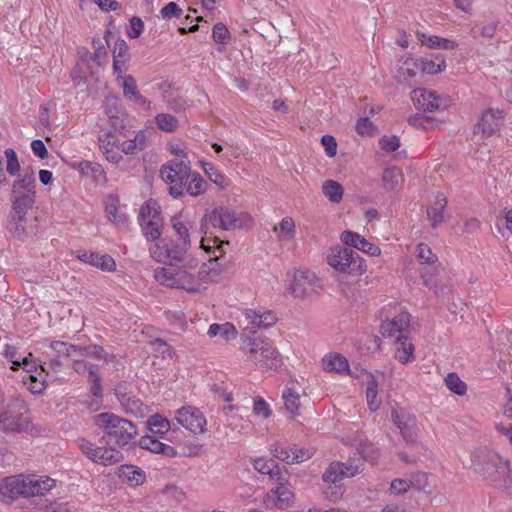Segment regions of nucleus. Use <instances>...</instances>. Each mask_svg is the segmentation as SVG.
<instances>
[{"instance_id":"dca6fc26","label":"nucleus","mask_w":512,"mask_h":512,"mask_svg":"<svg viewBox=\"0 0 512 512\" xmlns=\"http://www.w3.org/2000/svg\"><path fill=\"white\" fill-rule=\"evenodd\" d=\"M191 248V244L188 242H167V251L166 256H168V260L170 264H180L183 267L187 268H195L198 265V262L194 258H189L187 253Z\"/></svg>"},{"instance_id":"79ce46f5","label":"nucleus","mask_w":512,"mask_h":512,"mask_svg":"<svg viewBox=\"0 0 512 512\" xmlns=\"http://www.w3.org/2000/svg\"><path fill=\"white\" fill-rule=\"evenodd\" d=\"M446 387L453 393L462 396L467 391V385L463 382L456 373H449L445 379Z\"/></svg>"},{"instance_id":"39448f33","label":"nucleus","mask_w":512,"mask_h":512,"mask_svg":"<svg viewBox=\"0 0 512 512\" xmlns=\"http://www.w3.org/2000/svg\"><path fill=\"white\" fill-rule=\"evenodd\" d=\"M26 405L23 400L15 399L7 404L0 413V430L5 433L21 432L28 428V419L24 416Z\"/></svg>"},{"instance_id":"aec40b11","label":"nucleus","mask_w":512,"mask_h":512,"mask_svg":"<svg viewBox=\"0 0 512 512\" xmlns=\"http://www.w3.org/2000/svg\"><path fill=\"white\" fill-rule=\"evenodd\" d=\"M117 475L130 486L141 485L146 480L145 472L135 465H121L118 468Z\"/></svg>"},{"instance_id":"49530a36","label":"nucleus","mask_w":512,"mask_h":512,"mask_svg":"<svg viewBox=\"0 0 512 512\" xmlns=\"http://www.w3.org/2000/svg\"><path fill=\"white\" fill-rule=\"evenodd\" d=\"M51 349L59 356L63 355L69 358H73L77 351V345L68 344L62 341H54L51 343Z\"/></svg>"},{"instance_id":"338daca9","label":"nucleus","mask_w":512,"mask_h":512,"mask_svg":"<svg viewBox=\"0 0 512 512\" xmlns=\"http://www.w3.org/2000/svg\"><path fill=\"white\" fill-rule=\"evenodd\" d=\"M160 176L165 183L169 184V186L173 185L174 183H178L179 180L189 179V177H182L180 175L178 176V173L169 167H161Z\"/></svg>"},{"instance_id":"864d4df0","label":"nucleus","mask_w":512,"mask_h":512,"mask_svg":"<svg viewBox=\"0 0 512 512\" xmlns=\"http://www.w3.org/2000/svg\"><path fill=\"white\" fill-rule=\"evenodd\" d=\"M283 399L286 409L290 413H295L299 407V395L293 389H286L283 392Z\"/></svg>"},{"instance_id":"c85d7f7f","label":"nucleus","mask_w":512,"mask_h":512,"mask_svg":"<svg viewBox=\"0 0 512 512\" xmlns=\"http://www.w3.org/2000/svg\"><path fill=\"white\" fill-rule=\"evenodd\" d=\"M76 354H79L80 357L103 359L106 362H111L115 359L113 354L107 353L102 346L97 344H91L88 346L77 345Z\"/></svg>"},{"instance_id":"bb28decb","label":"nucleus","mask_w":512,"mask_h":512,"mask_svg":"<svg viewBox=\"0 0 512 512\" xmlns=\"http://www.w3.org/2000/svg\"><path fill=\"white\" fill-rule=\"evenodd\" d=\"M410 322V315L407 312H402L395 316L392 320L382 323L381 333L383 336H392L396 332L403 331Z\"/></svg>"},{"instance_id":"f03ea898","label":"nucleus","mask_w":512,"mask_h":512,"mask_svg":"<svg viewBox=\"0 0 512 512\" xmlns=\"http://www.w3.org/2000/svg\"><path fill=\"white\" fill-rule=\"evenodd\" d=\"M340 239L348 247H336L333 249L331 255L328 256V263L341 273L361 275L367 269L364 259L357 252L353 251L352 248H356L371 256H377L381 252L377 245L368 242L356 232L343 231Z\"/></svg>"},{"instance_id":"4468645a","label":"nucleus","mask_w":512,"mask_h":512,"mask_svg":"<svg viewBox=\"0 0 512 512\" xmlns=\"http://www.w3.org/2000/svg\"><path fill=\"white\" fill-rule=\"evenodd\" d=\"M317 280L316 275L309 270H296L287 290L296 298H305L311 295Z\"/></svg>"},{"instance_id":"412c9836","label":"nucleus","mask_w":512,"mask_h":512,"mask_svg":"<svg viewBox=\"0 0 512 512\" xmlns=\"http://www.w3.org/2000/svg\"><path fill=\"white\" fill-rule=\"evenodd\" d=\"M27 217H19L17 215L9 214L7 230L14 239L25 241L33 232L27 226Z\"/></svg>"},{"instance_id":"de8ad7c7","label":"nucleus","mask_w":512,"mask_h":512,"mask_svg":"<svg viewBox=\"0 0 512 512\" xmlns=\"http://www.w3.org/2000/svg\"><path fill=\"white\" fill-rule=\"evenodd\" d=\"M212 38L216 43L224 45L229 43L231 35L226 25L219 22L212 29Z\"/></svg>"},{"instance_id":"6e6552de","label":"nucleus","mask_w":512,"mask_h":512,"mask_svg":"<svg viewBox=\"0 0 512 512\" xmlns=\"http://www.w3.org/2000/svg\"><path fill=\"white\" fill-rule=\"evenodd\" d=\"M269 451L274 458L288 465L302 463L313 456V451L310 449H305L295 444L285 446L280 442L270 445Z\"/></svg>"},{"instance_id":"8fccbe9b","label":"nucleus","mask_w":512,"mask_h":512,"mask_svg":"<svg viewBox=\"0 0 512 512\" xmlns=\"http://www.w3.org/2000/svg\"><path fill=\"white\" fill-rule=\"evenodd\" d=\"M155 279L161 285L168 287H174L177 284L176 276L164 267L155 270Z\"/></svg>"},{"instance_id":"f8f14e48","label":"nucleus","mask_w":512,"mask_h":512,"mask_svg":"<svg viewBox=\"0 0 512 512\" xmlns=\"http://www.w3.org/2000/svg\"><path fill=\"white\" fill-rule=\"evenodd\" d=\"M411 98L415 107L425 112H435L447 107L446 100L433 90L416 88L412 91Z\"/></svg>"},{"instance_id":"c756f323","label":"nucleus","mask_w":512,"mask_h":512,"mask_svg":"<svg viewBox=\"0 0 512 512\" xmlns=\"http://www.w3.org/2000/svg\"><path fill=\"white\" fill-rule=\"evenodd\" d=\"M171 225L174 229L176 235L180 242H188L191 244L190 239V229L192 228V224L189 220L184 219L182 214L174 215L171 217Z\"/></svg>"},{"instance_id":"4d7b16f0","label":"nucleus","mask_w":512,"mask_h":512,"mask_svg":"<svg viewBox=\"0 0 512 512\" xmlns=\"http://www.w3.org/2000/svg\"><path fill=\"white\" fill-rule=\"evenodd\" d=\"M253 467L259 473L268 474L270 476L273 470L277 467V463L274 460H267L262 457L254 460Z\"/></svg>"},{"instance_id":"774afa93","label":"nucleus","mask_w":512,"mask_h":512,"mask_svg":"<svg viewBox=\"0 0 512 512\" xmlns=\"http://www.w3.org/2000/svg\"><path fill=\"white\" fill-rule=\"evenodd\" d=\"M151 345L154 347V349L161 353L163 357H169L172 358L175 351L174 349L167 344V342L163 339L156 338L154 341L151 342Z\"/></svg>"},{"instance_id":"09e8293b","label":"nucleus","mask_w":512,"mask_h":512,"mask_svg":"<svg viewBox=\"0 0 512 512\" xmlns=\"http://www.w3.org/2000/svg\"><path fill=\"white\" fill-rule=\"evenodd\" d=\"M162 167H169L170 169L175 170V172L178 173V176L182 177H190L191 176V169H190V163L185 162L183 160L174 159L166 164L162 165Z\"/></svg>"},{"instance_id":"052dcab7","label":"nucleus","mask_w":512,"mask_h":512,"mask_svg":"<svg viewBox=\"0 0 512 512\" xmlns=\"http://www.w3.org/2000/svg\"><path fill=\"white\" fill-rule=\"evenodd\" d=\"M144 30V22L140 17L133 16L129 21V27L127 29V35L131 39L140 37Z\"/></svg>"},{"instance_id":"4be33fe9","label":"nucleus","mask_w":512,"mask_h":512,"mask_svg":"<svg viewBox=\"0 0 512 512\" xmlns=\"http://www.w3.org/2000/svg\"><path fill=\"white\" fill-rule=\"evenodd\" d=\"M140 225L143 235L148 241L152 242L160 239L161 228L163 225L160 212H154L152 219H148L147 221H140Z\"/></svg>"},{"instance_id":"e433bc0d","label":"nucleus","mask_w":512,"mask_h":512,"mask_svg":"<svg viewBox=\"0 0 512 512\" xmlns=\"http://www.w3.org/2000/svg\"><path fill=\"white\" fill-rule=\"evenodd\" d=\"M247 318L250 320L252 325L258 328H268L277 320L276 316L271 311L259 313L257 311L250 310L247 312Z\"/></svg>"},{"instance_id":"473e14b6","label":"nucleus","mask_w":512,"mask_h":512,"mask_svg":"<svg viewBox=\"0 0 512 512\" xmlns=\"http://www.w3.org/2000/svg\"><path fill=\"white\" fill-rule=\"evenodd\" d=\"M82 174L92 177L95 181L105 180V171L99 163L91 161H81L75 165Z\"/></svg>"},{"instance_id":"3c124183","label":"nucleus","mask_w":512,"mask_h":512,"mask_svg":"<svg viewBox=\"0 0 512 512\" xmlns=\"http://www.w3.org/2000/svg\"><path fill=\"white\" fill-rule=\"evenodd\" d=\"M408 122L411 126L415 128L427 130L432 126L434 118L417 113L415 115L410 116L408 118Z\"/></svg>"},{"instance_id":"393cba45","label":"nucleus","mask_w":512,"mask_h":512,"mask_svg":"<svg viewBox=\"0 0 512 512\" xmlns=\"http://www.w3.org/2000/svg\"><path fill=\"white\" fill-rule=\"evenodd\" d=\"M36 179L33 170H23L21 178L15 180L12 186V194H29L35 196Z\"/></svg>"},{"instance_id":"5fc2aeb1","label":"nucleus","mask_w":512,"mask_h":512,"mask_svg":"<svg viewBox=\"0 0 512 512\" xmlns=\"http://www.w3.org/2000/svg\"><path fill=\"white\" fill-rule=\"evenodd\" d=\"M23 383L27 386L28 390L33 394H39L45 389V381L39 380L32 373L23 377Z\"/></svg>"},{"instance_id":"58836bf2","label":"nucleus","mask_w":512,"mask_h":512,"mask_svg":"<svg viewBox=\"0 0 512 512\" xmlns=\"http://www.w3.org/2000/svg\"><path fill=\"white\" fill-rule=\"evenodd\" d=\"M189 182L186 188V193L190 196L196 197L202 194L206 189V182L197 172H191Z\"/></svg>"},{"instance_id":"0e129e2a","label":"nucleus","mask_w":512,"mask_h":512,"mask_svg":"<svg viewBox=\"0 0 512 512\" xmlns=\"http://www.w3.org/2000/svg\"><path fill=\"white\" fill-rule=\"evenodd\" d=\"M163 19L179 18L183 14V10L176 2H169L160 11Z\"/></svg>"},{"instance_id":"0eeeda50","label":"nucleus","mask_w":512,"mask_h":512,"mask_svg":"<svg viewBox=\"0 0 512 512\" xmlns=\"http://www.w3.org/2000/svg\"><path fill=\"white\" fill-rule=\"evenodd\" d=\"M30 489V476L20 474L5 477L0 481L1 500L7 504L19 497H33V492Z\"/></svg>"},{"instance_id":"9b49d317","label":"nucleus","mask_w":512,"mask_h":512,"mask_svg":"<svg viewBox=\"0 0 512 512\" xmlns=\"http://www.w3.org/2000/svg\"><path fill=\"white\" fill-rule=\"evenodd\" d=\"M504 111L489 108L484 111L474 126V134H481L482 137H491L498 133L503 125Z\"/></svg>"},{"instance_id":"a211bd4d","label":"nucleus","mask_w":512,"mask_h":512,"mask_svg":"<svg viewBox=\"0 0 512 512\" xmlns=\"http://www.w3.org/2000/svg\"><path fill=\"white\" fill-rule=\"evenodd\" d=\"M77 258L82 262L100 268L103 271L111 272L116 269V263L114 259L108 254L79 251Z\"/></svg>"},{"instance_id":"bf43d9fd","label":"nucleus","mask_w":512,"mask_h":512,"mask_svg":"<svg viewBox=\"0 0 512 512\" xmlns=\"http://www.w3.org/2000/svg\"><path fill=\"white\" fill-rule=\"evenodd\" d=\"M417 257L427 264H434L437 261V256L432 252L431 248L424 243H420L417 247Z\"/></svg>"},{"instance_id":"cd10ccee","label":"nucleus","mask_w":512,"mask_h":512,"mask_svg":"<svg viewBox=\"0 0 512 512\" xmlns=\"http://www.w3.org/2000/svg\"><path fill=\"white\" fill-rule=\"evenodd\" d=\"M323 367H324L325 371H328V372H335V373L346 372L347 374L352 375L351 371L349 369V364H348L347 359L340 354L325 356L323 358Z\"/></svg>"},{"instance_id":"f704fd0d","label":"nucleus","mask_w":512,"mask_h":512,"mask_svg":"<svg viewBox=\"0 0 512 512\" xmlns=\"http://www.w3.org/2000/svg\"><path fill=\"white\" fill-rule=\"evenodd\" d=\"M396 354L395 358L399 362L405 364L413 359L414 346L411 342H408L407 337L399 336L396 342Z\"/></svg>"},{"instance_id":"b1692460","label":"nucleus","mask_w":512,"mask_h":512,"mask_svg":"<svg viewBox=\"0 0 512 512\" xmlns=\"http://www.w3.org/2000/svg\"><path fill=\"white\" fill-rule=\"evenodd\" d=\"M122 88L123 94L126 98L137 104L145 106L147 109L150 108L151 102L140 94L136 86L135 78L132 75H126L123 77Z\"/></svg>"},{"instance_id":"13d9d810","label":"nucleus","mask_w":512,"mask_h":512,"mask_svg":"<svg viewBox=\"0 0 512 512\" xmlns=\"http://www.w3.org/2000/svg\"><path fill=\"white\" fill-rule=\"evenodd\" d=\"M122 407L126 410V412L132 413V414H141L143 413L144 404L142 401L137 398L135 395L131 394L129 396V401H124L122 404Z\"/></svg>"},{"instance_id":"69168bd1","label":"nucleus","mask_w":512,"mask_h":512,"mask_svg":"<svg viewBox=\"0 0 512 512\" xmlns=\"http://www.w3.org/2000/svg\"><path fill=\"white\" fill-rule=\"evenodd\" d=\"M379 145L386 152H394L400 147V140L397 136H383L379 140Z\"/></svg>"},{"instance_id":"c9c22d12","label":"nucleus","mask_w":512,"mask_h":512,"mask_svg":"<svg viewBox=\"0 0 512 512\" xmlns=\"http://www.w3.org/2000/svg\"><path fill=\"white\" fill-rule=\"evenodd\" d=\"M382 181L385 189L395 190L403 181L402 170L397 167H388L383 171Z\"/></svg>"},{"instance_id":"680f3d73","label":"nucleus","mask_w":512,"mask_h":512,"mask_svg":"<svg viewBox=\"0 0 512 512\" xmlns=\"http://www.w3.org/2000/svg\"><path fill=\"white\" fill-rule=\"evenodd\" d=\"M270 478L276 482V486H291L289 483V472L278 464L271 473Z\"/></svg>"},{"instance_id":"20e7f679","label":"nucleus","mask_w":512,"mask_h":512,"mask_svg":"<svg viewBox=\"0 0 512 512\" xmlns=\"http://www.w3.org/2000/svg\"><path fill=\"white\" fill-rule=\"evenodd\" d=\"M92 423L103 432L102 440L119 447L128 445L138 435L137 426L130 420L111 412L92 416Z\"/></svg>"},{"instance_id":"f257e3e1","label":"nucleus","mask_w":512,"mask_h":512,"mask_svg":"<svg viewBox=\"0 0 512 512\" xmlns=\"http://www.w3.org/2000/svg\"><path fill=\"white\" fill-rule=\"evenodd\" d=\"M248 216L243 213H236L234 210L225 207L217 206L211 211H207L201 219L200 231L204 234L202 239L203 249L208 254H213L209 259V262L218 261L225 255L224 245H229V241L221 240L219 237H209L212 235L211 228H218L221 230H235L242 228Z\"/></svg>"},{"instance_id":"1a4fd4ad","label":"nucleus","mask_w":512,"mask_h":512,"mask_svg":"<svg viewBox=\"0 0 512 512\" xmlns=\"http://www.w3.org/2000/svg\"><path fill=\"white\" fill-rule=\"evenodd\" d=\"M391 419L407 444L417 442V424L413 414L403 408H394L391 412Z\"/></svg>"},{"instance_id":"6e6d98bb","label":"nucleus","mask_w":512,"mask_h":512,"mask_svg":"<svg viewBox=\"0 0 512 512\" xmlns=\"http://www.w3.org/2000/svg\"><path fill=\"white\" fill-rule=\"evenodd\" d=\"M6 170L10 175H16L20 171V164L16 152L12 148L5 150Z\"/></svg>"},{"instance_id":"423d86ee","label":"nucleus","mask_w":512,"mask_h":512,"mask_svg":"<svg viewBox=\"0 0 512 512\" xmlns=\"http://www.w3.org/2000/svg\"><path fill=\"white\" fill-rule=\"evenodd\" d=\"M77 442L81 452L94 463L110 466L124 459L123 453L113 447H98L85 438Z\"/></svg>"},{"instance_id":"e2e57ef3","label":"nucleus","mask_w":512,"mask_h":512,"mask_svg":"<svg viewBox=\"0 0 512 512\" xmlns=\"http://www.w3.org/2000/svg\"><path fill=\"white\" fill-rule=\"evenodd\" d=\"M31 356H32V355H31V354H29V356L24 357V358L22 359V361H21V362H19V361H14V362H13V365H12V367H11V368H12L13 370H16V369H18V367H22V368L27 372V374H29V373H33V372H36V371H37V369H38V367H39L42 371H44V367H43L42 365H37L34 361H32V360L30 359V357H31Z\"/></svg>"},{"instance_id":"f3484780","label":"nucleus","mask_w":512,"mask_h":512,"mask_svg":"<svg viewBox=\"0 0 512 512\" xmlns=\"http://www.w3.org/2000/svg\"><path fill=\"white\" fill-rule=\"evenodd\" d=\"M294 500L295 494L291 486H275L267 494L264 503L267 508L286 509Z\"/></svg>"},{"instance_id":"a878e982","label":"nucleus","mask_w":512,"mask_h":512,"mask_svg":"<svg viewBox=\"0 0 512 512\" xmlns=\"http://www.w3.org/2000/svg\"><path fill=\"white\" fill-rule=\"evenodd\" d=\"M419 66L421 70L427 74H436L445 69L446 63L442 53H432L430 56L421 58Z\"/></svg>"},{"instance_id":"5701e85b","label":"nucleus","mask_w":512,"mask_h":512,"mask_svg":"<svg viewBox=\"0 0 512 512\" xmlns=\"http://www.w3.org/2000/svg\"><path fill=\"white\" fill-rule=\"evenodd\" d=\"M35 203V196L32 193L25 194H12V207L10 214L17 215L19 217H26L29 209L33 207Z\"/></svg>"},{"instance_id":"7ed1b4c3","label":"nucleus","mask_w":512,"mask_h":512,"mask_svg":"<svg viewBox=\"0 0 512 512\" xmlns=\"http://www.w3.org/2000/svg\"><path fill=\"white\" fill-rule=\"evenodd\" d=\"M471 468L474 473L495 486L506 484L510 472L509 462L487 447H479L472 452Z\"/></svg>"},{"instance_id":"a18cd8bd","label":"nucleus","mask_w":512,"mask_h":512,"mask_svg":"<svg viewBox=\"0 0 512 512\" xmlns=\"http://www.w3.org/2000/svg\"><path fill=\"white\" fill-rule=\"evenodd\" d=\"M149 251L151 257L159 263H166L168 260V256H166L167 241L165 239H161L153 244L149 248Z\"/></svg>"},{"instance_id":"7c9ffc66","label":"nucleus","mask_w":512,"mask_h":512,"mask_svg":"<svg viewBox=\"0 0 512 512\" xmlns=\"http://www.w3.org/2000/svg\"><path fill=\"white\" fill-rule=\"evenodd\" d=\"M447 206V200L443 194H438L434 205L427 209V217L433 228L443 221V212Z\"/></svg>"},{"instance_id":"9d476101","label":"nucleus","mask_w":512,"mask_h":512,"mask_svg":"<svg viewBox=\"0 0 512 512\" xmlns=\"http://www.w3.org/2000/svg\"><path fill=\"white\" fill-rule=\"evenodd\" d=\"M361 465V458H349L347 462H332L323 473L322 480L335 484L344 477H352L359 473Z\"/></svg>"},{"instance_id":"a19ab883","label":"nucleus","mask_w":512,"mask_h":512,"mask_svg":"<svg viewBox=\"0 0 512 512\" xmlns=\"http://www.w3.org/2000/svg\"><path fill=\"white\" fill-rule=\"evenodd\" d=\"M158 128L165 132H173L177 129L179 122L178 119L167 113L157 114L155 117Z\"/></svg>"},{"instance_id":"72a5a7b5","label":"nucleus","mask_w":512,"mask_h":512,"mask_svg":"<svg viewBox=\"0 0 512 512\" xmlns=\"http://www.w3.org/2000/svg\"><path fill=\"white\" fill-rule=\"evenodd\" d=\"M207 334L210 337L220 336L222 339L228 341L236 338L237 330L235 326L230 322H226L224 324L214 323L210 325Z\"/></svg>"},{"instance_id":"6ab92c4d","label":"nucleus","mask_w":512,"mask_h":512,"mask_svg":"<svg viewBox=\"0 0 512 512\" xmlns=\"http://www.w3.org/2000/svg\"><path fill=\"white\" fill-rule=\"evenodd\" d=\"M138 445L142 449L167 457H175L177 455V451L174 447L159 441L155 436H142L138 441Z\"/></svg>"},{"instance_id":"ddd939ff","label":"nucleus","mask_w":512,"mask_h":512,"mask_svg":"<svg viewBox=\"0 0 512 512\" xmlns=\"http://www.w3.org/2000/svg\"><path fill=\"white\" fill-rule=\"evenodd\" d=\"M248 359L263 363L269 369H277L281 364L278 351L265 342H254L253 347L249 350Z\"/></svg>"},{"instance_id":"2f4dec72","label":"nucleus","mask_w":512,"mask_h":512,"mask_svg":"<svg viewBox=\"0 0 512 512\" xmlns=\"http://www.w3.org/2000/svg\"><path fill=\"white\" fill-rule=\"evenodd\" d=\"M146 427L151 433L160 438L171 429L170 421L160 414L150 416L146 421Z\"/></svg>"},{"instance_id":"603ef678","label":"nucleus","mask_w":512,"mask_h":512,"mask_svg":"<svg viewBox=\"0 0 512 512\" xmlns=\"http://www.w3.org/2000/svg\"><path fill=\"white\" fill-rule=\"evenodd\" d=\"M203 169L210 181L221 188L226 186V178L217 171V169L210 163H203Z\"/></svg>"},{"instance_id":"4c0bfd02","label":"nucleus","mask_w":512,"mask_h":512,"mask_svg":"<svg viewBox=\"0 0 512 512\" xmlns=\"http://www.w3.org/2000/svg\"><path fill=\"white\" fill-rule=\"evenodd\" d=\"M324 195L332 202L339 203L343 197V187L340 183L328 179L325 180L322 186Z\"/></svg>"},{"instance_id":"2eb2a0df","label":"nucleus","mask_w":512,"mask_h":512,"mask_svg":"<svg viewBox=\"0 0 512 512\" xmlns=\"http://www.w3.org/2000/svg\"><path fill=\"white\" fill-rule=\"evenodd\" d=\"M177 422L192 433L204 432L206 419L201 411L192 406L182 407L176 411Z\"/></svg>"},{"instance_id":"37998d69","label":"nucleus","mask_w":512,"mask_h":512,"mask_svg":"<svg viewBox=\"0 0 512 512\" xmlns=\"http://www.w3.org/2000/svg\"><path fill=\"white\" fill-rule=\"evenodd\" d=\"M370 380L367 383L366 388V399L368 406L371 411H376L380 406V401L377 399V381L375 378L370 374L369 375Z\"/></svg>"},{"instance_id":"ea45409f","label":"nucleus","mask_w":512,"mask_h":512,"mask_svg":"<svg viewBox=\"0 0 512 512\" xmlns=\"http://www.w3.org/2000/svg\"><path fill=\"white\" fill-rule=\"evenodd\" d=\"M55 481L49 477L45 479H37L30 476V491L33 492V496H41L51 490L54 486Z\"/></svg>"},{"instance_id":"c03bdc74","label":"nucleus","mask_w":512,"mask_h":512,"mask_svg":"<svg viewBox=\"0 0 512 512\" xmlns=\"http://www.w3.org/2000/svg\"><path fill=\"white\" fill-rule=\"evenodd\" d=\"M112 54L114 60H121L122 63H127L131 58L126 41L120 38L115 42Z\"/></svg>"}]
</instances>
